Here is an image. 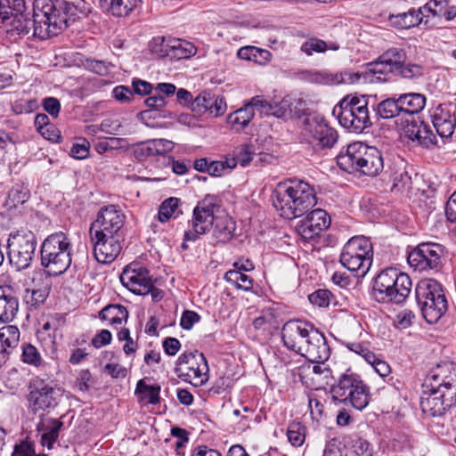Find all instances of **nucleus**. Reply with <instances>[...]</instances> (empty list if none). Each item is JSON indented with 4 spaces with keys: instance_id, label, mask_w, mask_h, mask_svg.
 I'll return each mask as SVG.
<instances>
[{
    "instance_id": "48",
    "label": "nucleus",
    "mask_w": 456,
    "mask_h": 456,
    "mask_svg": "<svg viewBox=\"0 0 456 456\" xmlns=\"http://www.w3.org/2000/svg\"><path fill=\"white\" fill-rule=\"evenodd\" d=\"M346 446V436L332 438L326 444L322 456H344Z\"/></svg>"
},
{
    "instance_id": "59",
    "label": "nucleus",
    "mask_w": 456,
    "mask_h": 456,
    "mask_svg": "<svg viewBox=\"0 0 456 456\" xmlns=\"http://www.w3.org/2000/svg\"><path fill=\"white\" fill-rule=\"evenodd\" d=\"M232 159H236V165L240 163L242 167L248 166L252 160L250 147L246 144L238 147Z\"/></svg>"
},
{
    "instance_id": "30",
    "label": "nucleus",
    "mask_w": 456,
    "mask_h": 456,
    "mask_svg": "<svg viewBox=\"0 0 456 456\" xmlns=\"http://www.w3.org/2000/svg\"><path fill=\"white\" fill-rule=\"evenodd\" d=\"M20 330L14 325L0 328V362H5L20 341Z\"/></svg>"
},
{
    "instance_id": "56",
    "label": "nucleus",
    "mask_w": 456,
    "mask_h": 456,
    "mask_svg": "<svg viewBox=\"0 0 456 456\" xmlns=\"http://www.w3.org/2000/svg\"><path fill=\"white\" fill-rule=\"evenodd\" d=\"M122 141H124L122 138L104 137L95 143L94 149L99 154H103L110 150L116 149Z\"/></svg>"
},
{
    "instance_id": "23",
    "label": "nucleus",
    "mask_w": 456,
    "mask_h": 456,
    "mask_svg": "<svg viewBox=\"0 0 456 456\" xmlns=\"http://www.w3.org/2000/svg\"><path fill=\"white\" fill-rule=\"evenodd\" d=\"M227 109L224 98L211 91L200 93L192 102V111L202 114L208 112L214 117L222 116Z\"/></svg>"
},
{
    "instance_id": "53",
    "label": "nucleus",
    "mask_w": 456,
    "mask_h": 456,
    "mask_svg": "<svg viewBox=\"0 0 456 456\" xmlns=\"http://www.w3.org/2000/svg\"><path fill=\"white\" fill-rule=\"evenodd\" d=\"M448 6V0H430L421 8L423 12L435 16H442L444 10Z\"/></svg>"
},
{
    "instance_id": "58",
    "label": "nucleus",
    "mask_w": 456,
    "mask_h": 456,
    "mask_svg": "<svg viewBox=\"0 0 456 456\" xmlns=\"http://www.w3.org/2000/svg\"><path fill=\"white\" fill-rule=\"evenodd\" d=\"M200 321V316L194 311L185 310L183 312L180 319V326L186 330H190L193 325Z\"/></svg>"
},
{
    "instance_id": "24",
    "label": "nucleus",
    "mask_w": 456,
    "mask_h": 456,
    "mask_svg": "<svg viewBox=\"0 0 456 456\" xmlns=\"http://www.w3.org/2000/svg\"><path fill=\"white\" fill-rule=\"evenodd\" d=\"M455 106L452 104H440L433 114V126L442 138L450 137L456 126L454 115Z\"/></svg>"
},
{
    "instance_id": "4",
    "label": "nucleus",
    "mask_w": 456,
    "mask_h": 456,
    "mask_svg": "<svg viewBox=\"0 0 456 456\" xmlns=\"http://www.w3.org/2000/svg\"><path fill=\"white\" fill-rule=\"evenodd\" d=\"M317 203L316 193L304 181L279 183L275 190L274 208L281 216L291 220L304 216Z\"/></svg>"
},
{
    "instance_id": "15",
    "label": "nucleus",
    "mask_w": 456,
    "mask_h": 456,
    "mask_svg": "<svg viewBox=\"0 0 456 456\" xmlns=\"http://www.w3.org/2000/svg\"><path fill=\"white\" fill-rule=\"evenodd\" d=\"M28 402L33 413L54 409L60 403L63 390L53 381L36 379L28 385Z\"/></svg>"
},
{
    "instance_id": "1",
    "label": "nucleus",
    "mask_w": 456,
    "mask_h": 456,
    "mask_svg": "<svg viewBox=\"0 0 456 456\" xmlns=\"http://www.w3.org/2000/svg\"><path fill=\"white\" fill-rule=\"evenodd\" d=\"M78 5L66 0H33V9L12 17V27L20 36H33L46 39L57 36L75 20Z\"/></svg>"
},
{
    "instance_id": "37",
    "label": "nucleus",
    "mask_w": 456,
    "mask_h": 456,
    "mask_svg": "<svg viewBox=\"0 0 456 456\" xmlns=\"http://www.w3.org/2000/svg\"><path fill=\"white\" fill-rule=\"evenodd\" d=\"M135 395L140 403L145 404H158L160 402V386L148 385L144 379H140L135 387Z\"/></svg>"
},
{
    "instance_id": "32",
    "label": "nucleus",
    "mask_w": 456,
    "mask_h": 456,
    "mask_svg": "<svg viewBox=\"0 0 456 456\" xmlns=\"http://www.w3.org/2000/svg\"><path fill=\"white\" fill-rule=\"evenodd\" d=\"M424 16L425 14L421 7L417 10L411 8L405 12L390 14L389 21L394 27L397 28L408 29L421 23Z\"/></svg>"
},
{
    "instance_id": "20",
    "label": "nucleus",
    "mask_w": 456,
    "mask_h": 456,
    "mask_svg": "<svg viewBox=\"0 0 456 456\" xmlns=\"http://www.w3.org/2000/svg\"><path fill=\"white\" fill-rule=\"evenodd\" d=\"M152 52L170 60L188 59L196 53V47L190 42L177 38L166 40L155 38L151 45Z\"/></svg>"
},
{
    "instance_id": "39",
    "label": "nucleus",
    "mask_w": 456,
    "mask_h": 456,
    "mask_svg": "<svg viewBox=\"0 0 456 456\" xmlns=\"http://www.w3.org/2000/svg\"><path fill=\"white\" fill-rule=\"evenodd\" d=\"M255 116L254 110L246 103L244 107L235 110L227 117V122L237 130L243 129L248 126Z\"/></svg>"
},
{
    "instance_id": "14",
    "label": "nucleus",
    "mask_w": 456,
    "mask_h": 456,
    "mask_svg": "<svg viewBox=\"0 0 456 456\" xmlns=\"http://www.w3.org/2000/svg\"><path fill=\"white\" fill-rule=\"evenodd\" d=\"M217 196L208 194L198 202L189 221L190 229L184 232L185 240H197L200 235L207 233L213 226L217 216Z\"/></svg>"
},
{
    "instance_id": "49",
    "label": "nucleus",
    "mask_w": 456,
    "mask_h": 456,
    "mask_svg": "<svg viewBox=\"0 0 456 456\" xmlns=\"http://www.w3.org/2000/svg\"><path fill=\"white\" fill-rule=\"evenodd\" d=\"M236 167V159L226 158L224 161L213 160L209 162L208 173L212 176H221L225 170H232Z\"/></svg>"
},
{
    "instance_id": "63",
    "label": "nucleus",
    "mask_w": 456,
    "mask_h": 456,
    "mask_svg": "<svg viewBox=\"0 0 456 456\" xmlns=\"http://www.w3.org/2000/svg\"><path fill=\"white\" fill-rule=\"evenodd\" d=\"M85 66L90 71L100 76H105L110 72L108 65L102 61L86 60Z\"/></svg>"
},
{
    "instance_id": "31",
    "label": "nucleus",
    "mask_w": 456,
    "mask_h": 456,
    "mask_svg": "<svg viewBox=\"0 0 456 456\" xmlns=\"http://www.w3.org/2000/svg\"><path fill=\"white\" fill-rule=\"evenodd\" d=\"M63 422L57 419H41L37 430L41 432V444L51 450L57 442Z\"/></svg>"
},
{
    "instance_id": "51",
    "label": "nucleus",
    "mask_w": 456,
    "mask_h": 456,
    "mask_svg": "<svg viewBox=\"0 0 456 456\" xmlns=\"http://www.w3.org/2000/svg\"><path fill=\"white\" fill-rule=\"evenodd\" d=\"M332 294L328 289H318L309 295V301L319 307H326L330 305Z\"/></svg>"
},
{
    "instance_id": "3",
    "label": "nucleus",
    "mask_w": 456,
    "mask_h": 456,
    "mask_svg": "<svg viewBox=\"0 0 456 456\" xmlns=\"http://www.w3.org/2000/svg\"><path fill=\"white\" fill-rule=\"evenodd\" d=\"M440 372L426 379L420 396V407L432 417L443 416L456 403V364L438 366Z\"/></svg>"
},
{
    "instance_id": "28",
    "label": "nucleus",
    "mask_w": 456,
    "mask_h": 456,
    "mask_svg": "<svg viewBox=\"0 0 456 456\" xmlns=\"http://www.w3.org/2000/svg\"><path fill=\"white\" fill-rule=\"evenodd\" d=\"M405 135L413 142L425 148L436 144V136L423 121H413L404 128Z\"/></svg>"
},
{
    "instance_id": "29",
    "label": "nucleus",
    "mask_w": 456,
    "mask_h": 456,
    "mask_svg": "<svg viewBox=\"0 0 456 456\" xmlns=\"http://www.w3.org/2000/svg\"><path fill=\"white\" fill-rule=\"evenodd\" d=\"M19 310V299L10 286H0V322L13 320Z\"/></svg>"
},
{
    "instance_id": "34",
    "label": "nucleus",
    "mask_w": 456,
    "mask_h": 456,
    "mask_svg": "<svg viewBox=\"0 0 456 456\" xmlns=\"http://www.w3.org/2000/svg\"><path fill=\"white\" fill-rule=\"evenodd\" d=\"M212 227V235L216 241L217 243H225L233 236L235 223L228 216H217Z\"/></svg>"
},
{
    "instance_id": "26",
    "label": "nucleus",
    "mask_w": 456,
    "mask_h": 456,
    "mask_svg": "<svg viewBox=\"0 0 456 456\" xmlns=\"http://www.w3.org/2000/svg\"><path fill=\"white\" fill-rule=\"evenodd\" d=\"M355 75H353L351 70H344L332 73L327 70H312L307 71L305 79L311 83L324 85V86H337V85H354Z\"/></svg>"
},
{
    "instance_id": "46",
    "label": "nucleus",
    "mask_w": 456,
    "mask_h": 456,
    "mask_svg": "<svg viewBox=\"0 0 456 456\" xmlns=\"http://www.w3.org/2000/svg\"><path fill=\"white\" fill-rule=\"evenodd\" d=\"M328 48L332 50H338V45L333 44L330 47H328V45L325 41L316 37H313L303 43L300 49L306 55H312L313 53H324Z\"/></svg>"
},
{
    "instance_id": "44",
    "label": "nucleus",
    "mask_w": 456,
    "mask_h": 456,
    "mask_svg": "<svg viewBox=\"0 0 456 456\" xmlns=\"http://www.w3.org/2000/svg\"><path fill=\"white\" fill-rule=\"evenodd\" d=\"M306 428L300 422H292L288 426L287 437L288 441L293 447H300L305 441Z\"/></svg>"
},
{
    "instance_id": "42",
    "label": "nucleus",
    "mask_w": 456,
    "mask_h": 456,
    "mask_svg": "<svg viewBox=\"0 0 456 456\" xmlns=\"http://www.w3.org/2000/svg\"><path fill=\"white\" fill-rule=\"evenodd\" d=\"M346 442L355 456H372L373 454L370 444L358 435L346 436Z\"/></svg>"
},
{
    "instance_id": "62",
    "label": "nucleus",
    "mask_w": 456,
    "mask_h": 456,
    "mask_svg": "<svg viewBox=\"0 0 456 456\" xmlns=\"http://www.w3.org/2000/svg\"><path fill=\"white\" fill-rule=\"evenodd\" d=\"M113 97L121 102H128L134 98L133 91L126 86H118L112 91Z\"/></svg>"
},
{
    "instance_id": "27",
    "label": "nucleus",
    "mask_w": 456,
    "mask_h": 456,
    "mask_svg": "<svg viewBox=\"0 0 456 456\" xmlns=\"http://www.w3.org/2000/svg\"><path fill=\"white\" fill-rule=\"evenodd\" d=\"M390 68V66L384 63L380 55L375 61L368 63L364 70L353 71V75L356 76L354 79V84L385 82L388 79L387 76L389 74H394V70Z\"/></svg>"
},
{
    "instance_id": "54",
    "label": "nucleus",
    "mask_w": 456,
    "mask_h": 456,
    "mask_svg": "<svg viewBox=\"0 0 456 456\" xmlns=\"http://www.w3.org/2000/svg\"><path fill=\"white\" fill-rule=\"evenodd\" d=\"M12 456H46L43 453H37L35 446L28 441H22L15 444Z\"/></svg>"
},
{
    "instance_id": "38",
    "label": "nucleus",
    "mask_w": 456,
    "mask_h": 456,
    "mask_svg": "<svg viewBox=\"0 0 456 456\" xmlns=\"http://www.w3.org/2000/svg\"><path fill=\"white\" fill-rule=\"evenodd\" d=\"M99 317L108 322L110 325H120L123 322H126L128 311L122 305L110 304L101 310Z\"/></svg>"
},
{
    "instance_id": "64",
    "label": "nucleus",
    "mask_w": 456,
    "mask_h": 456,
    "mask_svg": "<svg viewBox=\"0 0 456 456\" xmlns=\"http://www.w3.org/2000/svg\"><path fill=\"white\" fill-rule=\"evenodd\" d=\"M44 110L53 118H57L61 110L60 101L55 97H46L43 101Z\"/></svg>"
},
{
    "instance_id": "50",
    "label": "nucleus",
    "mask_w": 456,
    "mask_h": 456,
    "mask_svg": "<svg viewBox=\"0 0 456 456\" xmlns=\"http://www.w3.org/2000/svg\"><path fill=\"white\" fill-rule=\"evenodd\" d=\"M396 75L408 79L419 77L423 75V67L419 64L403 62Z\"/></svg>"
},
{
    "instance_id": "16",
    "label": "nucleus",
    "mask_w": 456,
    "mask_h": 456,
    "mask_svg": "<svg viewBox=\"0 0 456 456\" xmlns=\"http://www.w3.org/2000/svg\"><path fill=\"white\" fill-rule=\"evenodd\" d=\"M446 257L445 248L436 242H421L407 256L408 264L415 271L439 272Z\"/></svg>"
},
{
    "instance_id": "33",
    "label": "nucleus",
    "mask_w": 456,
    "mask_h": 456,
    "mask_svg": "<svg viewBox=\"0 0 456 456\" xmlns=\"http://www.w3.org/2000/svg\"><path fill=\"white\" fill-rule=\"evenodd\" d=\"M33 9V0H0V18L3 21L20 17Z\"/></svg>"
},
{
    "instance_id": "10",
    "label": "nucleus",
    "mask_w": 456,
    "mask_h": 456,
    "mask_svg": "<svg viewBox=\"0 0 456 456\" xmlns=\"http://www.w3.org/2000/svg\"><path fill=\"white\" fill-rule=\"evenodd\" d=\"M415 294L417 303L428 322H436L447 311V300L442 285L436 280L426 279L419 281Z\"/></svg>"
},
{
    "instance_id": "40",
    "label": "nucleus",
    "mask_w": 456,
    "mask_h": 456,
    "mask_svg": "<svg viewBox=\"0 0 456 456\" xmlns=\"http://www.w3.org/2000/svg\"><path fill=\"white\" fill-rule=\"evenodd\" d=\"M374 110L376 115L383 119L393 118L402 113L398 98L395 96L381 101Z\"/></svg>"
},
{
    "instance_id": "61",
    "label": "nucleus",
    "mask_w": 456,
    "mask_h": 456,
    "mask_svg": "<svg viewBox=\"0 0 456 456\" xmlns=\"http://www.w3.org/2000/svg\"><path fill=\"white\" fill-rule=\"evenodd\" d=\"M144 104L148 107V110L145 112L156 110H161L165 108L167 102L164 96L158 94L156 92L144 100Z\"/></svg>"
},
{
    "instance_id": "60",
    "label": "nucleus",
    "mask_w": 456,
    "mask_h": 456,
    "mask_svg": "<svg viewBox=\"0 0 456 456\" xmlns=\"http://www.w3.org/2000/svg\"><path fill=\"white\" fill-rule=\"evenodd\" d=\"M90 143L86 139H82L81 143H75L71 147L70 156L77 159H85L89 155Z\"/></svg>"
},
{
    "instance_id": "11",
    "label": "nucleus",
    "mask_w": 456,
    "mask_h": 456,
    "mask_svg": "<svg viewBox=\"0 0 456 456\" xmlns=\"http://www.w3.org/2000/svg\"><path fill=\"white\" fill-rule=\"evenodd\" d=\"M372 244L364 236L351 238L343 247L340 263L355 276L362 277L370 270L372 264Z\"/></svg>"
},
{
    "instance_id": "41",
    "label": "nucleus",
    "mask_w": 456,
    "mask_h": 456,
    "mask_svg": "<svg viewBox=\"0 0 456 456\" xmlns=\"http://www.w3.org/2000/svg\"><path fill=\"white\" fill-rule=\"evenodd\" d=\"M381 60H383L385 64L391 67L390 69L394 70V74H396L406 61V53L403 49L392 47L381 54Z\"/></svg>"
},
{
    "instance_id": "9",
    "label": "nucleus",
    "mask_w": 456,
    "mask_h": 456,
    "mask_svg": "<svg viewBox=\"0 0 456 456\" xmlns=\"http://www.w3.org/2000/svg\"><path fill=\"white\" fill-rule=\"evenodd\" d=\"M330 395L333 402L350 405L356 410L364 409L370 403L369 387L361 377L353 372H346L331 386Z\"/></svg>"
},
{
    "instance_id": "36",
    "label": "nucleus",
    "mask_w": 456,
    "mask_h": 456,
    "mask_svg": "<svg viewBox=\"0 0 456 456\" xmlns=\"http://www.w3.org/2000/svg\"><path fill=\"white\" fill-rule=\"evenodd\" d=\"M397 98L402 113H419L424 109L426 104V97L419 93L402 94Z\"/></svg>"
},
{
    "instance_id": "8",
    "label": "nucleus",
    "mask_w": 456,
    "mask_h": 456,
    "mask_svg": "<svg viewBox=\"0 0 456 456\" xmlns=\"http://www.w3.org/2000/svg\"><path fill=\"white\" fill-rule=\"evenodd\" d=\"M72 246L62 232H55L43 241L40 248L41 265L51 276L64 273L71 265Z\"/></svg>"
},
{
    "instance_id": "55",
    "label": "nucleus",
    "mask_w": 456,
    "mask_h": 456,
    "mask_svg": "<svg viewBox=\"0 0 456 456\" xmlns=\"http://www.w3.org/2000/svg\"><path fill=\"white\" fill-rule=\"evenodd\" d=\"M28 199V191L20 186L13 187L7 194V200L11 206L23 204Z\"/></svg>"
},
{
    "instance_id": "45",
    "label": "nucleus",
    "mask_w": 456,
    "mask_h": 456,
    "mask_svg": "<svg viewBox=\"0 0 456 456\" xmlns=\"http://www.w3.org/2000/svg\"><path fill=\"white\" fill-rule=\"evenodd\" d=\"M21 351L20 360L22 362L37 368L42 365L43 358L35 346L30 343H23Z\"/></svg>"
},
{
    "instance_id": "2",
    "label": "nucleus",
    "mask_w": 456,
    "mask_h": 456,
    "mask_svg": "<svg viewBox=\"0 0 456 456\" xmlns=\"http://www.w3.org/2000/svg\"><path fill=\"white\" fill-rule=\"evenodd\" d=\"M126 216L119 206L110 204L100 208L89 228L94 254L99 263H111L119 255L125 240Z\"/></svg>"
},
{
    "instance_id": "25",
    "label": "nucleus",
    "mask_w": 456,
    "mask_h": 456,
    "mask_svg": "<svg viewBox=\"0 0 456 456\" xmlns=\"http://www.w3.org/2000/svg\"><path fill=\"white\" fill-rule=\"evenodd\" d=\"M174 143L167 139H153L135 143L132 146L134 158L143 161L150 157L164 155L171 151Z\"/></svg>"
},
{
    "instance_id": "17",
    "label": "nucleus",
    "mask_w": 456,
    "mask_h": 456,
    "mask_svg": "<svg viewBox=\"0 0 456 456\" xmlns=\"http://www.w3.org/2000/svg\"><path fill=\"white\" fill-rule=\"evenodd\" d=\"M302 134L315 151L331 149L338 138L336 129L330 126L323 118L315 117L305 119Z\"/></svg>"
},
{
    "instance_id": "47",
    "label": "nucleus",
    "mask_w": 456,
    "mask_h": 456,
    "mask_svg": "<svg viewBox=\"0 0 456 456\" xmlns=\"http://www.w3.org/2000/svg\"><path fill=\"white\" fill-rule=\"evenodd\" d=\"M179 199L170 197L161 203L158 213L159 220L161 223H166L170 219V217L177 209L179 206Z\"/></svg>"
},
{
    "instance_id": "6",
    "label": "nucleus",
    "mask_w": 456,
    "mask_h": 456,
    "mask_svg": "<svg viewBox=\"0 0 456 456\" xmlns=\"http://www.w3.org/2000/svg\"><path fill=\"white\" fill-rule=\"evenodd\" d=\"M410 276L396 268L382 270L375 279L372 297L379 303H403L411 293Z\"/></svg>"
},
{
    "instance_id": "35",
    "label": "nucleus",
    "mask_w": 456,
    "mask_h": 456,
    "mask_svg": "<svg viewBox=\"0 0 456 456\" xmlns=\"http://www.w3.org/2000/svg\"><path fill=\"white\" fill-rule=\"evenodd\" d=\"M102 8L116 17L128 16L139 4L140 0H99Z\"/></svg>"
},
{
    "instance_id": "7",
    "label": "nucleus",
    "mask_w": 456,
    "mask_h": 456,
    "mask_svg": "<svg viewBox=\"0 0 456 456\" xmlns=\"http://www.w3.org/2000/svg\"><path fill=\"white\" fill-rule=\"evenodd\" d=\"M332 114L344 128L352 133L361 134L372 126L365 95L347 94L334 106Z\"/></svg>"
},
{
    "instance_id": "43",
    "label": "nucleus",
    "mask_w": 456,
    "mask_h": 456,
    "mask_svg": "<svg viewBox=\"0 0 456 456\" xmlns=\"http://www.w3.org/2000/svg\"><path fill=\"white\" fill-rule=\"evenodd\" d=\"M224 279L238 289L244 291H249L253 287V280L239 270H230L226 272Z\"/></svg>"
},
{
    "instance_id": "13",
    "label": "nucleus",
    "mask_w": 456,
    "mask_h": 456,
    "mask_svg": "<svg viewBox=\"0 0 456 456\" xmlns=\"http://www.w3.org/2000/svg\"><path fill=\"white\" fill-rule=\"evenodd\" d=\"M208 371L207 359L198 350L183 353L175 362V372L177 377L196 387L207 383Z\"/></svg>"
},
{
    "instance_id": "19",
    "label": "nucleus",
    "mask_w": 456,
    "mask_h": 456,
    "mask_svg": "<svg viewBox=\"0 0 456 456\" xmlns=\"http://www.w3.org/2000/svg\"><path fill=\"white\" fill-rule=\"evenodd\" d=\"M120 281L137 295H145L151 290V279L149 271L138 263H132L126 266L120 275Z\"/></svg>"
},
{
    "instance_id": "12",
    "label": "nucleus",
    "mask_w": 456,
    "mask_h": 456,
    "mask_svg": "<svg viewBox=\"0 0 456 456\" xmlns=\"http://www.w3.org/2000/svg\"><path fill=\"white\" fill-rule=\"evenodd\" d=\"M37 240L30 231H16L9 234L7 256L9 263L16 271L28 269L35 258Z\"/></svg>"
},
{
    "instance_id": "22",
    "label": "nucleus",
    "mask_w": 456,
    "mask_h": 456,
    "mask_svg": "<svg viewBox=\"0 0 456 456\" xmlns=\"http://www.w3.org/2000/svg\"><path fill=\"white\" fill-rule=\"evenodd\" d=\"M298 354L311 362H325L330 356V349L324 335L315 328Z\"/></svg>"
},
{
    "instance_id": "52",
    "label": "nucleus",
    "mask_w": 456,
    "mask_h": 456,
    "mask_svg": "<svg viewBox=\"0 0 456 456\" xmlns=\"http://www.w3.org/2000/svg\"><path fill=\"white\" fill-rule=\"evenodd\" d=\"M308 407L313 419L319 420L324 415V404L320 398L314 395L308 397Z\"/></svg>"
},
{
    "instance_id": "18",
    "label": "nucleus",
    "mask_w": 456,
    "mask_h": 456,
    "mask_svg": "<svg viewBox=\"0 0 456 456\" xmlns=\"http://www.w3.org/2000/svg\"><path fill=\"white\" fill-rule=\"evenodd\" d=\"M314 329L312 323L305 321L290 320L287 322L281 330V338L284 346L298 354L303 344L305 343Z\"/></svg>"
},
{
    "instance_id": "57",
    "label": "nucleus",
    "mask_w": 456,
    "mask_h": 456,
    "mask_svg": "<svg viewBox=\"0 0 456 456\" xmlns=\"http://www.w3.org/2000/svg\"><path fill=\"white\" fill-rule=\"evenodd\" d=\"M38 107L37 101L35 99H30L27 101H18L15 102L12 106V110L16 114L22 113H31L36 110Z\"/></svg>"
},
{
    "instance_id": "21",
    "label": "nucleus",
    "mask_w": 456,
    "mask_h": 456,
    "mask_svg": "<svg viewBox=\"0 0 456 456\" xmlns=\"http://www.w3.org/2000/svg\"><path fill=\"white\" fill-rule=\"evenodd\" d=\"M330 222V216L325 210L316 208L297 224V231L304 240H313L326 231Z\"/></svg>"
},
{
    "instance_id": "5",
    "label": "nucleus",
    "mask_w": 456,
    "mask_h": 456,
    "mask_svg": "<svg viewBox=\"0 0 456 456\" xmlns=\"http://www.w3.org/2000/svg\"><path fill=\"white\" fill-rule=\"evenodd\" d=\"M338 166L348 172L359 171L365 175L374 176L384 168L381 151L362 142H354L347 146L346 151L337 156Z\"/></svg>"
}]
</instances>
